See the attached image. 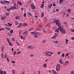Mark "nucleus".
Listing matches in <instances>:
<instances>
[{
  "mask_svg": "<svg viewBox=\"0 0 74 74\" xmlns=\"http://www.w3.org/2000/svg\"><path fill=\"white\" fill-rule=\"evenodd\" d=\"M7 34L9 36H10V37H11L12 36V35H11V34L10 33H8Z\"/></svg>",
  "mask_w": 74,
  "mask_h": 74,
  "instance_id": "26",
  "label": "nucleus"
},
{
  "mask_svg": "<svg viewBox=\"0 0 74 74\" xmlns=\"http://www.w3.org/2000/svg\"><path fill=\"white\" fill-rule=\"evenodd\" d=\"M44 67L45 68H46V67H47V64H44Z\"/></svg>",
  "mask_w": 74,
  "mask_h": 74,
  "instance_id": "37",
  "label": "nucleus"
},
{
  "mask_svg": "<svg viewBox=\"0 0 74 74\" xmlns=\"http://www.w3.org/2000/svg\"><path fill=\"white\" fill-rule=\"evenodd\" d=\"M53 23H56V25L59 26H60V21L59 19H58L57 20L53 21Z\"/></svg>",
  "mask_w": 74,
  "mask_h": 74,
  "instance_id": "1",
  "label": "nucleus"
},
{
  "mask_svg": "<svg viewBox=\"0 0 74 74\" xmlns=\"http://www.w3.org/2000/svg\"><path fill=\"white\" fill-rule=\"evenodd\" d=\"M24 16V17H26V13H24V15H23Z\"/></svg>",
  "mask_w": 74,
  "mask_h": 74,
  "instance_id": "43",
  "label": "nucleus"
},
{
  "mask_svg": "<svg viewBox=\"0 0 74 74\" xmlns=\"http://www.w3.org/2000/svg\"><path fill=\"white\" fill-rule=\"evenodd\" d=\"M33 30V28H31L29 29V30H28V31H31V30Z\"/></svg>",
  "mask_w": 74,
  "mask_h": 74,
  "instance_id": "28",
  "label": "nucleus"
},
{
  "mask_svg": "<svg viewBox=\"0 0 74 74\" xmlns=\"http://www.w3.org/2000/svg\"><path fill=\"white\" fill-rule=\"evenodd\" d=\"M55 34L56 36H57V37H58V35L57 33H55Z\"/></svg>",
  "mask_w": 74,
  "mask_h": 74,
  "instance_id": "50",
  "label": "nucleus"
},
{
  "mask_svg": "<svg viewBox=\"0 0 74 74\" xmlns=\"http://www.w3.org/2000/svg\"><path fill=\"white\" fill-rule=\"evenodd\" d=\"M16 25H19V23H18V21H15Z\"/></svg>",
  "mask_w": 74,
  "mask_h": 74,
  "instance_id": "22",
  "label": "nucleus"
},
{
  "mask_svg": "<svg viewBox=\"0 0 74 74\" xmlns=\"http://www.w3.org/2000/svg\"><path fill=\"white\" fill-rule=\"evenodd\" d=\"M21 25H22V23H21L19 24L18 25V26L17 27H18V28L21 27Z\"/></svg>",
  "mask_w": 74,
  "mask_h": 74,
  "instance_id": "17",
  "label": "nucleus"
},
{
  "mask_svg": "<svg viewBox=\"0 0 74 74\" xmlns=\"http://www.w3.org/2000/svg\"><path fill=\"white\" fill-rule=\"evenodd\" d=\"M6 30H11V29H10V28L6 27Z\"/></svg>",
  "mask_w": 74,
  "mask_h": 74,
  "instance_id": "25",
  "label": "nucleus"
},
{
  "mask_svg": "<svg viewBox=\"0 0 74 74\" xmlns=\"http://www.w3.org/2000/svg\"><path fill=\"white\" fill-rule=\"evenodd\" d=\"M53 73L54 74H55L56 73V72L55 70H53Z\"/></svg>",
  "mask_w": 74,
  "mask_h": 74,
  "instance_id": "38",
  "label": "nucleus"
},
{
  "mask_svg": "<svg viewBox=\"0 0 74 74\" xmlns=\"http://www.w3.org/2000/svg\"><path fill=\"white\" fill-rule=\"evenodd\" d=\"M21 38L22 40H23V36H21Z\"/></svg>",
  "mask_w": 74,
  "mask_h": 74,
  "instance_id": "47",
  "label": "nucleus"
},
{
  "mask_svg": "<svg viewBox=\"0 0 74 74\" xmlns=\"http://www.w3.org/2000/svg\"><path fill=\"white\" fill-rule=\"evenodd\" d=\"M31 33L33 34H36V33H35V32H31Z\"/></svg>",
  "mask_w": 74,
  "mask_h": 74,
  "instance_id": "51",
  "label": "nucleus"
},
{
  "mask_svg": "<svg viewBox=\"0 0 74 74\" xmlns=\"http://www.w3.org/2000/svg\"><path fill=\"white\" fill-rule=\"evenodd\" d=\"M31 8L33 10H34L35 9V7H34V5H31Z\"/></svg>",
  "mask_w": 74,
  "mask_h": 74,
  "instance_id": "10",
  "label": "nucleus"
},
{
  "mask_svg": "<svg viewBox=\"0 0 74 74\" xmlns=\"http://www.w3.org/2000/svg\"><path fill=\"white\" fill-rule=\"evenodd\" d=\"M34 48H35L34 46H33L32 45H30L28 46V49H34Z\"/></svg>",
  "mask_w": 74,
  "mask_h": 74,
  "instance_id": "5",
  "label": "nucleus"
},
{
  "mask_svg": "<svg viewBox=\"0 0 74 74\" xmlns=\"http://www.w3.org/2000/svg\"><path fill=\"white\" fill-rule=\"evenodd\" d=\"M67 12H69V13H71V9H69V10H67Z\"/></svg>",
  "mask_w": 74,
  "mask_h": 74,
  "instance_id": "21",
  "label": "nucleus"
},
{
  "mask_svg": "<svg viewBox=\"0 0 74 74\" xmlns=\"http://www.w3.org/2000/svg\"><path fill=\"white\" fill-rule=\"evenodd\" d=\"M15 6H16V3H15L14 4V6L13 7H15Z\"/></svg>",
  "mask_w": 74,
  "mask_h": 74,
  "instance_id": "52",
  "label": "nucleus"
},
{
  "mask_svg": "<svg viewBox=\"0 0 74 74\" xmlns=\"http://www.w3.org/2000/svg\"><path fill=\"white\" fill-rule=\"evenodd\" d=\"M39 27H42V25H39Z\"/></svg>",
  "mask_w": 74,
  "mask_h": 74,
  "instance_id": "59",
  "label": "nucleus"
},
{
  "mask_svg": "<svg viewBox=\"0 0 74 74\" xmlns=\"http://www.w3.org/2000/svg\"><path fill=\"white\" fill-rule=\"evenodd\" d=\"M26 33H27V31H26L23 33V34H25Z\"/></svg>",
  "mask_w": 74,
  "mask_h": 74,
  "instance_id": "27",
  "label": "nucleus"
},
{
  "mask_svg": "<svg viewBox=\"0 0 74 74\" xmlns=\"http://www.w3.org/2000/svg\"><path fill=\"white\" fill-rule=\"evenodd\" d=\"M4 45L2 46V52H3V49H4Z\"/></svg>",
  "mask_w": 74,
  "mask_h": 74,
  "instance_id": "32",
  "label": "nucleus"
},
{
  "mask_svg": "<svg viewBox=\"0 0 74 74\" xmlns=\"http://www.w3.org/2000/svg\"><path fill=\"white\" fill-rule=\"evenodd\" d=\"M34 36L35 38H37V37H38V36H37V35L36 34V33H35V34Z\"/></svg>",
  "mask_w": 74,
  "mask_h": 74,
  "instance_id": "15",
  "label": "nucleus"
},
{
  "mask_svg": "<svg viewBox=\"0 0 74 74\" xmlns=\"http://www.w3.org/2000/svg\"><path fill=\"white\" fill-rule=\"evenodd\" d=\"M6 15L7 16H8L9 15V13H6Z\"/></svg>",
  "mask_w": 74,
  "mask_h": 74,
  "instance_id": "56",
  "label": "nucleus"
},
{
  "mask_svg": "<svg viewBox=\"0 0 74 74\" xmlns=\"http://www.w3.org/2000/svg\"><path fill=\"white\" fill-rule=\"evenodd\" d=\"M69 55V53H66V55L65 56V57H67V56H68Z\"/></svg>",
  "mask_w": 74,
  "mask_h": 74,
  "instance_id": "24",
  "label": "nucleus"
},
{
  "mask_svg": "<svg viewBox=\"0 0 74 74\" xmlns=\"http://www.w3.org/2000/svg\"><path fill=\"white\" fill-rule=\"evenodd\" d=\"M27 14L28 15H29L30 16H32V17H33V15H32V14L28 12Z\"/></svg>",
  "mask_w": 74,
  "mask_h": 74,
  "instance_id": "13",
  "label": "nucleus"
},
{
  "mask_svg": "<svg viewBox=\"0 0 74 74\" xmlns=\"http://www.w3.org/2000/svg\"><path fill=\"white\" fill-rule=\"evenodd\" d=\"M21 53V51H19L17 53V54H19V53Z\"/></svg>",
  "mask_w": 74,
  "mask_h": 74,
  "instance_id": "44",
  "label": "nucleus"
},
{
  "mask_svg": "<svg viewBox=\"0 0 74 74\" xmlns=\"http://www.w3.org/2000/svg\"><path fill=\"white\" fill-rule=\"evenodd\" d=\"M16 44H18V46H20V45H19V43L18 42H16Z\"/></svg>",
  "mask_w": 74,
  "mask_h": 74,
  "instance_id": "46",
  "label": "nucleus"
},
{
  "mask_svg": "<svg viewBox=\"0 0 74 74\" xmlns=\"http://www.w3.org/2000/svg\"><path fill=\"white\" fill-rule=\"evenodd\" d=\"M68 41H69L68 40H66V44H67V42H68Z\"/></svg>",
  "mask_w": 74,
  "mask_h": 74,
  "instance_id": "49",
  "label": "nucleus"
},
{
  "mask_svg": "<svg viewBox=\"0 0 74 74\" xmlns=\"http://www.w3.org/2000/svg\"><path fill=\"white\" fill-rule=\"evenodd\" d=\"M5 26H7L8 27L9 26V25L7 24H5Z\"/></svg>",
  "mask_w": 74,
  "mask_h": 74,
  "instance_id": "61",
  "label": "nucleus"
},
{
  "mask_svg": "<svg viewBox=\"0 0 74 74\" xmlns=\"http://www.w3.org/2000/svg\"><path fill=\"white\" fill-rule=\"evenodd\" d=\"M16 51H14L13 53L14 55H15V54H16Z\"/></svg>",
  "mask_w": 74,
  "mask_h": 74,
  "instance_id": "40",
  "label": "nucleus"
},
{
  "mask_svg": "<svg viewBox=\"0 0 74 74\" xmlns=\"http://www.w3.org/2000/svg\"><path fill=\"white\" fill-rule=\"evenodd\" d=\"M52 4H50V8H51V7H52Z\"/></svg>",
  "mask_w": 74,
  "mask_h": 74,
  "instance_id": "63",
  "label": "nucleus"
},
{
  "mask_svg": "<svg viewBox=\"0 0 74 74\" xmlns=\"http://www.w3.org/2000/svg\"><path fill=\"white\" fill-rule=\"evenodd\" d=\"M70 74H74V71H71L70 72Z\"/></svg>",
  "mask_w": 74,
  "mask_h": 74,
  "instance_id": "36",
  "label": "nucleus"
},
{
  "mask_svg": "<svg viewBox=\"0 0 74 74\" xmlns=\"http://www.w3.org/2000/svg\"><path fill=\"white\" fill-rule=\"evenodd\" d=\"M62 57H64V53H63L62 55Z\"/></svg>",
  "mask_w": 74,
  "mask_h": 74,
  "instance_id": "57",
  "label": "nucleus"
},
{
  "mask_svg": "<svg viewBox=\"0 0 74 74\" xmlns=\"http://www.w3.org/2000/svg\"><path fill=\"white\" fill-rule=\"evenodd\" d=\"M18 5L17 4L16 5V6H15L14 7H12L11 8V9H18Z\"/></svg>",
  "mask_w": 74,
  "mask_h": 74,
  "instance_id": "7",
  "label": "nucleus"
},
{
  "mask_svg": "<svg viewBox=\"0 0 74 74\" xmlns=\"http://www.w3.org/2000/svg\"><path fill=\"white\" fill-rule=\"evenodd\" d=\"M7 40L8 41V43H9L10 46H11V47H12V43H11V42L10 41V40H9V39L8 38H7Z\"/></svg>",
  "mask_w": 74,
  "mask_h": 74,
  "instance_id": "8",
  "label": "nucleus"
},
{
  "mask_svg": "<svg viewBox=\"0 0 74 74\" xmlns=\"http://www.w3.org/2000/svg\"><path fill=\"white\" fill-rule=\"evenodd\" d=\"M52 24V23L50 22L49 23H47L45 27L46 28L48 26Z\"/></svg>",
  "mask_w": 74,
  "mask_h": 74,
  "instance_id": "9",
  "label": "nucleus"
},
{
  "mask_svg": "<svg viewBox=\"0 0 74 74\" xmlns=\"http://www.w3.org/2000/svg\"><path fill=\"white\" fill-rule=\"evenodd\" d=\"M6 72L5 71H4V73H3V74H6Z\"/></svg>",
  "mask_w": 74,
  "mask_h": 74,
  "instance_id": "60",
  "label": "nucleus"
},
{
  "mask_svg": "<svg viewBox=\"0 0 74 74\" xmlns=\"http://www.w3.org/2000/svg\"><path fill=\"white\" fill-rule=\"evenodd\" d=\"M56 38V35H54L53 37L52 38H53V39H55V38Z\"/></svg>",
  "mask_w": 74,
  "mask_h": 74,
  "instance_id": "31",
  "label": "nucleus"
},
{
  "mask_svg": "<svg viewBox=\"0 0 74 74\" xmlns=\"http://www.w3.org/2000/svg\"><path fill=\"white\" fill-rule=\"evenodd\" d=\"M35 33H36V34L37 35H38V36L41 34V33L40 32H36Z\"/></svg>",
  "mask_w": 74,
  "mask_h": 74,
  "instance_id": "18",
  "label": "nucleus"
},
{
  "mask_svg": "<svg viewBox=\"0 0 74 74\" xmlns=\"http://www.w3.org/2000/svg\"><path fill=\"white\" fill-rule=\"evenodd\" d=\"M4 71H0V74H3Z\"/></svg>",
  "mask_w": 74,
  "mask_h": 74,
  "instance_id": "23",
  "label": "nucleus"
},
{
  "mask_svg": "<svg viewBox=\"0 0 74 74\" xmlns=\"http://www.w3.org/2000/svg\"><path fill=\"white\" fill-rule=\"evenodd\" d=\"M17 19H20V16H17Z\"/></svg>",
  "mask_w": 74,
  "mask_h": 74,
  "instance_id": "55",
  "label": "nucleus"
},
{
  "mask_svg": "<svg viewBox=\"0 0 74 74\" xmlns=\"http://www.w3.org/2000/svg\"><path fill=\"white\" fill-rule=\"evenodd\" d=\"M69 14L67 13L66 15H67V17H68V16H69Z\"/></svg>",
  "mask_w": 74,
  "mask_h": 74,
  "instance_id": "62",
  "label": "nucleus"
},
{
  "mask_svg": "<svg viewBox=\"0 0 74 74\" xmlns=\"http://www.w3.org/2000/svg\"><path fill=\"white\" fill-rule=\"evenodd\" d=\"M3 2H5V3H10V2H9V1H5V0Z\"/></svg>",
  "mask_w": 74,
  "mask_h": 74,
  "instance_id": "29",
  "label": "nucleus"
},
{
  "mask_svg": "<svg viewBox=\"0 0 74 74\" xmlns=\"http://www.w3.org/2000/svg\"><path fill=\"white\" fill-rule=\"evenodd\" d=\"M10 33H11V34H12L13 33V30H11L10 31Z\"/></svg>",
  "mask_w": 74,
  "mask_h": 74,
  "instance_id": "35",
  "label": "nucleus"
},
{
  "mask_svg": "<svg viewBox=\"0 0 74 74\" xmlns=\"http://www.w3.org/2000/svg\"><path fill=\"white\" fill-rule=\"evenodd\" d=\"M69 63V61H67L65 63V64H64V65H65V64H66V65H68Z\"/></svg>",
  "mask_w": 74,
  "mask_h": 74,
  "instance_id": "12",
  "label": "nucleus"
},
{
  "mask_svg": "<svg viewBox=\"0 0 74 74\" xmlns=\"http://www.w3.org/2000/svg\"><path fill=\"white\" fill-rule=\"evenodd\" d=\"M43 31L44 32V33H47V31L44 29H43Z\"/></svg>",
  "mask_w": 74,
  "mask_h": 74,
  "instance_id": "48",
  "label": "nucleus"
},
{
  "mask_svg": "<svg viewBox=\"0 0 74 74\" xmlns=\"http://www.w3.org/2000/svg\"><path fill=\"white\" fill-rule=\"evenodd\" d=\"M59 28H58L57 29L55 30V32H57L58 33H59V30H60V26H58Z\"/></svg>",
  "mask_w": 74,
  "mask_h": 74,
  "instance_id": "6",
  "label": "nucleus"
},
{
  "mask_svg": "<svg viewBox=\"0 0 74 74\" xmlns=\"http://www.w3.org/2000/svg\"><path fill=\"white\" fill-rule=\"evenodd\" d=\"M12 40L13 41H15V39L14 38H12Z\"/></svg>",
  "mask_w": 74,
  "mask_h": 74,
  "instance_id": "53",
  "label": "nucleus"
},
{
  "mask_svg": "<svg viewBox=\"0 0 74 74\" xmlns=\"http://www.w3.org/2000/svg\"><path fill=\"white\" fill-rule=\"evenodd\" d=\"M23 25L24 26V27H25V26H27V24L26 23H24Z\"/></svg>",
  "mask_w": 74,
  "mask_h": 74,
  "instance_id": "16",
  "label": "nucleus"
},
{
  "mask_svg": "<svg viewBox=\"0 0 74 74\" xmlns=\"http://www.w3.org/2000/svg\"><path fill=\"white\" fill-rule=\"evenodd\" d=\"M7 57V54H5L4 56V58L6 59Z\"/></svg>",
  "mask_w": 74,
  "mask_h": 74,
  "instance_id": "20",
  "label": "nucleus"
},
{
  "mask_svg": "<svg viewBox=\"0 0 74 74\" xmlns=\"http://www.w3.org/2000/svg\"><path fill=\"white\" fill-rule=\"evenodd\" d=\"M8 12H10V10H12V9H11H11H7Z\"/></svg>",
  "mask_w": 74,
  "mask_h": 74,
  "instance_id": "30",
  "label": "nucleus"
},
{
  "mask_svg": "<svg viewBox=\"0 0 74 74\" xmlns=\"http://www.w3.org/2000/svg\"><path fill=\"white\" fill-rule=\"evenodd\" d=\"M44 14L43 12L41 14V17H43L44 16Z\"/></svg>",
  "mask_w": 74,
  "mask_h": 74,
  "instance_id": "34",
  "label": "nucleus"
},
{
  "mask_svg": "<svg viewBox=\"0 0 74 74\" xmlns=\"http://www.w3.org/2000/svg\"><path fill=\"white\" fill-rule=\"evenodd\" d=\"M62 60H60V64H63V63H62Z\"/></svg>",
  "mask_w": 74,
  "mask_h": 74,
  "instance_id": "45",
  "label": "nucleus"
},
{
  "mask_svg": "<svg viewBox=\"0 0 74 74\" xmlns=\"http://www.w3.org/2000/svg\"><path fill=\"white\" fill-rule=\"evenodd\" d=\"M60 32H61L62 34H65L66 33V30L63 28H62L60 26Z\"/></svg>",
  "mask_w": 74,
  "mask_h": 74,
  "instance_id": "2",
  "label": "nucleus"
},
{
  "mask_svg": "<svg viewBox=\"0 0 74 74\" xmlns=\"http://www.w3.org/2000/svg\"><path fill=\"white\" fill-rule=\"evenodd\" d=\"M12 74H15V70H12Z\"/></svg>",
  "mask_w": 74,
  "mask_h": 74,
  "instance_id": "41",
  "label": "nucleus"
},
{
  "mask_svg": "<svg viewBox=\"0 0 74 74\" xmlns=\"http://www.w3.org/2000/svg\"><path fill=\"white\" fill-rule=\"evenodd\" d=\"M1 19H5V17H4V16L2 17Z\"/></svg>",
  "mask_w": 74,
  "mask_h": 74,
  "instance_id": "42",
  "label": "nucleus"
},
{
  "mask_svg": "<svg viewBox=\"0 0 74 74\" xmlns=\"http://www.w3.org/2000/svg\"><path fill=\"white\" fill-rule=\"evenodd\" d=\"M17 3L19 5H20L21 6H22V3L20 1L17 2Z\"/></svg>",
  "mask_w": 74,
  "mask_h": 74,
  "instance_id": "11",
  "label": "nucleus"
},
{
  "mask_svg": "<svg viewBox=\"0 0 74 74\" xmlns=\"http://www.w3.org/2000/svg\"><path fill=\"white\" fill-rule=\"evenodd\" d=\"M7 60H8V62H10V60H9V59H8V58H7Z\"/></svg>",
  "mask_w": 74,
  "mask_h": 74,
  "instance_id": "58",
  "label": "nucleus"
},
{
  "mask_svg": "<svg viewBox=\"0 0 74 74\" xmlns=\"http://www.w3.org/2000/svg\"><path fill=\"white\" fill-rule=\"evenodd\" d=\"M71 40H74V37H72L71 38Z\"/></svg>",
  "mask_w": 74,
  "mask_h": 74,
  "instance_id": "64",
  "label": "nucleus"
},
{
  "mask_svg": "<svg viewBox=\"0 0 74 74\" xmlns=\"http://www.w3.org/2000/svg\"><path fill=\"white\" fill-rule=\"evenodd\" d=\"M53 54V53H52L51 51L48 52L47 53H45L46 56H51V55Z\"/></svg>",
  "mask_w": 74,
  "mask_h": 74,
  "instance_id": "4",
  "label": "nucleus"
},
{
  "mask_svg": "<svg viewBox=\"0 0 74 74\" xmlns=\"http://www.w3.org/2000/svg\"><path fill=\"white\" fill-rule=\"evenodd\" d=\"M12 63H15V62L14 61H12Z\"/></svg>",
  "mask_w": 74,
  "mask_h": 74,
  "instance_id": "54",
  "label": "nucleus"
},
{
  "mask_svg": "<svg viewBox=\"0 0 74 74\" xmlns=\"http://www.w3.org/2000/svg\"><path fill=\"white\" fill-rule=\"evenodd\" d=\"M60 65L57 64L56 66V70L57 71H59L60 69Z\"/></svg>",
  "mask_w": 74,
  "mask_h": 74,
  "instance_id": "3",
  "label": "nucleus"
},
{
  "mask_svg": "<svg viewBox=\"0 0 74 74\" xmlns=\"http://www.w3.org/2000/svg\"><path fill=\"white\" fill-rule=\"evenodd\" d=\"M64 1L63 0H60V4H62L63 2Z\"/></svg>",
  "mask_w": 74,
  "mask_h": 74,
  "instance_id": "19",
  "label": "nucleus"
},
{
  "mask_svg": "<svg viewBox=\"0 0 74 74\" xmlns=\"http://www.w3.org/2000/svg\"><path fill=\"white\" fill-rule=\"evenodd\" d=\"M42 43H45V42H46V40H42Z\"/></svg>",
  "mask_w": 74,
  "mask_h": 74,
  "instance_id": "14",
  "label": "nucleus"
},
{
  "mask_svg": "<svg viewBox=\"0 0 74 74\" xmlns=\"http://www.w3.org/2000/svg\"><path fill=\"white\" fill-rule=\"evenodd\" d=\"M44 4H42V5H41V8H44Z\"/></svg>",
  "mask_w": 74,
  "mask_h": 74,
  "instance_id": "33",
  "label": "nucleus"
},
{
  "mask_svg": "<svg viewBox=\"0 0 74 74\" xmlns=\"http://www.w3.org/2000/svg\"><path fill=\"white\" fill-rule=\"evenodd\" d=\"M8 24L9 25V26H12V24H11L10 23H8Z\"/></svg>",
  "mask_w": 74,
  "mask_h": 74,
  "instance_id": "39",
  "label": "nucleus"
}]
</instances>
